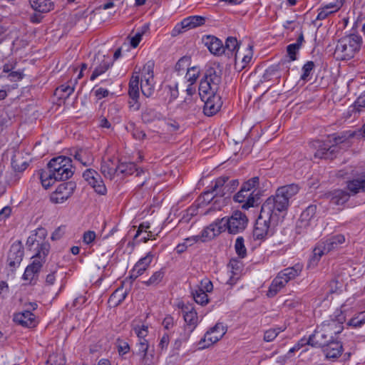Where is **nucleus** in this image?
I'll list each match as a JSON object with an SVG mask.
<instances>
[{
  "instance_id": "1",
  "label": "nucleus",
  "mask_w": 365,
  "mask_h": 365,
  "mask_svg": "<svg viewBox=\"0 0 365 365\" xmlns=\"http://www.w3.org/2000/svg\"><path fill=\"white\" fill-rule=\"evenodd\" d=\"M299 185L295 183L281 186L274 195L264 201L252 231L255 240H264L269 230L282 222L289 207V200L299 192Z\"/></svg>"
},
{
  "instance_id": "2",
  "label": "nucleus",
  "mask_w": 365,
  "mask_h": 365,
  "mask_svg": "<svg viewBox=\"0 0 365 365\" xmlns=\"http://www.w3.org/2000/svg\"><path fill=\"white\" fill-rule=\"evenodd\" d=\"M247 224V215L240 210H235L230 217L217 219L206 227L202 232L201 241L210 240L226 230L230 234H237L242 232Z\"/></svg>"
},
{
  "instance_id": "3",
  "label": "nucleus",
  "mask_w": 365,
  "mask_h": 365,
  "mask_svg": "<svg viewBox=\"0 0 365 365\" xmlns=\"http://www.w3.org/2000/svg\"><path fill=\"white\" fill-rule=\"evenodd\" d=\"M333 138L334 144L331 145V140L328 143L320 140H314L309 143V147L315 150L314 157L318 158L332 160L336 157V145L340 143H351L353 140H360L365 138V124L360 128L349 130L341 132Z\"/></svg>"
},
{
  "instance_id": "4",
  "label": "nucleus",
  "mask_w": 365,
  "mask_h": 365,
  "mask_svg": "<svg viewBox=\"0 0 365 365\" xmlns=\"http://www.w3.org/2000/svg\"><path fill=\"white\" fill-rule=\"evenodd\" d=\"M361 43L362 38L359 35L345 36L338 41L334 55L341 61L350 60L359 51Z\"/></svg>"
},
{
  "instance_id": "5",
  "label": "nucleus",
  "mask_w": 365,
  "mask_h": 365,
  "mask_svg": "<svg viewBox=\"0 0 365 365\" xmlns=\"http://www.w3.org/2000/svg\"><path fill=\"white\" fill-rule=\"evenodd\" d=\"M221 81V75L215 68L209 67L200 82L198 91L200 98L204 101L208 94L217 93Z\"/></svg>"
},
{
  "instance_id": "6",
  "label": "nucleus",
  "mask_w": 365,
  "mask_h": 365,
  "mask_svg": "<svg viewBox=\"0 0 365 365\" xmlns=\"http://www.w3.org/2000/svg\"><path fill=\"white\" fill-rule=\"evenodd\" d=\"M230 178L227 175H222L217 178L215 180V185L210 190L204 192V196L215 192V195L223 197L225 195H230L239 186V180L237 179L229 180Z\"/></svg>"
},
{
  "instance_id": "7",
  "label": "nucleus",
  "mask_w": 365,
  "mask_h": 365,
  "mask_svg": "<svg viewBox=\"0 0 365 365\" xmlns=\"http://www.w3.org/2000/svg\"><path fill=\"white\" fill-rule=\"evenodd\" d=\"M74 170L72 167L63 166L56 172H41L40 180L45 189L50 187L56 181H65L73 176Z\"/></svg>"
},
{
  "instance_id": "8",
  "label": "nucleus",
  "mask_w": 365,
  "mask_h": 365,
  "mask_svg": "<svg viewBox=\"0 0 365 365\" xmlns=\"http://www.w3.org/2000/svg\"><path fill=\"white\" fill-rule=\"evenodd\" d=\"M46 236L47 230L44 227L37 228L27 239L26 246L29 251H49L50 245L46 241Z\"/></svg>"
},
{
  "instance_id": "9",
  "label": "nucleus",
  "mask_w": 365,
  "mask_h": 365,
  "mask_svg": "<svg viewBox=\"0 0 365 365\" xmlns=\"http://www.w3.org/2000/svg\"><path fill=\"white\" fill-rule=\"evenodd\" d=\"M76 188V183L73 181L62 182L50 195V201L54 204L63 203L72 196Z\"/></svg>"
},
{
  "instance_id": "10",
  "label": "nucleus",
  "mask_w": 365,
  "mask_h": 365,
  "mask_svg": "<svg viewBox=\"0 0 365 365\" xmlns=\"http://www.w3.org/2000/svg\"><path fill=\"white\" fill-rule=\"evenodd\" d=\"M83 178L97 194L106 195L107 188L101 175L97 171L88 168L83 173Z\"/></svg>"
},
{
  "instance_id": "11",
  "label": "nucleus",
  "mask_w": 365,
  "mask_h": 365,
  "mask_svg": "<svg viewBox=\"0 0 365 365\" xmlns=\"http://www.w3.org/2000/svg\"><path fill=\"white\" fill-rule=\"evenodd\" d=\"M226 331L227 329L222 323H217L205 333L204 338L200 340L199 344L201 345V348L205 349L216 343L223 336Z\"/></svg>"
},
{
  "instance_id": "12",
  "label": "nucleus",
  "mask_w": 365,
  "mask_h": 365,
  "mask_svg": "<svg viewBox=\"0 0 365 365\" xmlns=\"http://www.w3.org/2000/svg\"><path fill=\"white\" fill-rule=\"evenodd\" d=\"M206 18L202 16H190L178 24L172 31V36H176L185 30L197 28L205 24Z\"/></svg>"
},
{
  "instance_id": "13",
  "label": "nucleus",
  "mask_w": 365,
  "mask_h": 365,
  "mask_svg": "<svg viewBox=\"0 0 365 365\" xmlns=\"http://www.w3.org/2000/svg\"><path fill=\"white\" fill-rule=\"evenodd\" d=\"M345 243V237L343 235H336L331 237L320 240L313 251H333L343 248Z\"/></svg>"
},
{
  "instance_id": "14",
  "label": "nucleus",
  "mask_w": 365,
  "mask_h": 365,
  "mask_svg": "<svg viewBox=\"0 0 365 365\" xmlns=\"http://www.w3.org/2000/svg\"><path fill=\"white\" fill-rule=\"evenodd\" d=\"M204 102L203 112L207 116H212L216 114L222 106L221 96L217 93L208 94L202 101Z\"/></svg>"
},
{
  "instance_id": "15",
  "label": "nucleus",
  "mask_w": 365,
  "mask_h": 365,
  "mask_svg": "<svg viewBox=\"0 0 365 365\" xmlns=\"http://www.w3.org/2000/svg\"><path fill=\"white\" fill-rule=\"evenodd\" d=\"M255 190L250 192H246L240 189L234 196L233 200L236 202L242 203V210H248L250 207L257 206L259 199L258 193L254 194Z\"/></svg>"
},
{
  "instance_id": "16",
  "label": "nucleus",
  "mask_w": 365,
  "mask_h": 365,
  "mask_svg": "<svg viewBox=\"0 0 365 365\" xmlns=\"http://www.w3.org/2000/svg\"><path fill=\"white\" fill-rule=\"evenodd\" d=\"M128 95L130 97L129 106L130 108L138 111L140 108L139 98V76H133L129 82Z\"/></svg>"
},
{
  "instance_id": "17",
  "label": "nucleus",
  "mask_w": 365,
  "mask_h": 365,
  "mask_svg": "<svg viewBox=\"0 0 365 365\" xmlns=\"http://www.w3.org/2000/svg\"><path fill=\"white\" fill-rule=\"evenodd\" d=\"M96 61H97L96 63L98 65L95 67L91 76V81L95 80L98 76L104 73L113 65V61L108 56L97 55L94 58L93 65L95 64Z\"/></svg>"
},
{
  "instance_id": "18",
  "label": "nucleus",
  "mask_w": 365,
  "mask_h": 365,
  "mask_svg": "<svg viewBox=\"0 0 365 365\" xmlns=\"http://www.w3.org/2000/svg\"><path fill=\"white\" fill-rule=\"evenodd\" d=\"M345 321V316L341 312H340V314L336 315L334 319L324 321L320 326L322 328L328 329L329 331L333 332V334L338 335L343 331V324Z\"/></svg>"
},
{
  "instance_id": "19",
  "label": "nucleus",
  "mask_w": 365,
  "mask_h": 365,
  "mask_svg": "<svg viewBox=\"0 0 365 365\" xmlns=\"http://www.w3.org/2000/svg\"><path fill=\"white\" fill-rule=\"evenodd\" d=\"M202 43L208 48L209 51L215 56H221L224 53L223 43L217 37L212 35L204 36Z\"/></svg>"
},
{
  "instance_id": "20",
  "label": "nucleus",
  "mask_w": 365,
  "mask_h": 365,
  "mask_svg": "<svg viewBox=\"0 0 365 365\" xmlns=\"http://www.w3.org/2000/svg\"><path fill=\"white\" fill-rule=\"evenodd\" d=\"M322 351L326 359H336L341 355L344 349L341 341L334 339L327 343V345H324L322 347Z\"/></svg>"
},
{
  "instance_id": "21",
  "label": "nucleus",
  "mask_w": 365,
  "mask_h": 365,
  "mask_svg": "<svg viewBox=\"0 0 365 365\" xmlns=\"http://www.w3.org/2000/svg\"><path fill=\"white\" fill-rule=\"evenodd\" d=\"M329 342H330V340L324 333L322 327L318 326L314 333L309 336L307 344L312 346L322 348L324 345H327Z\"/></svg>"
},
{
  "instance_id": "22",
  "label": "nucleus",
  "mask_w": 365,
  "mask_h": 365,
  "mask_svg": "<svg viewBox=\"0 0 365 365\" xmlns=\"http://www.w3.org/2000/svg\"><path fill=\"white\" fill-rule=\"evenodd\" d=\"M324 197L335 205H342L349 200L350 195L346 190L337 189L326 192Z\"/></svg>"
},
{
  "instance_id": "23",
  "label": "nucleus",
  "mask_w": 365,
  "mask_h": 365,
  "mask_svg": "<svg viewBox=\"0 0 365 365\" xmlns=\"http://www.w3.org/2000/svg\"><path fill=\"white\" fill-rule=\"evenodd\" d=\"M63 166L72 167L71 158L63 155L53 158L47 164V170H41V172H56Z\"/></svg>"
},
{
  "instance_id": "24",
  "label": "nucleus",
  "mask_w": 365,
  "mask_h": 365,
  "mask_svg": "<svg viewBox=\"0 0 365 365\" xmlns=\"http://www.w3.org/2000/svg\"><path fill=\"white\" fill-rule=\"evenodd\" d=\"M237 258H232L230 261L229 266L232 269V276L230 277L229 280L227 281V284H234L236 282L234 276L237 275L242 269L243 264L240 261V259H243L246 257L247 252H237Z\"/></svg>"
},
{
  "instance_id": "25",
  "label": "nucleus",
  "mask_w": 365,
  "mask_h": 365,
  "mask_svg": "<svg viewBox=\"0 0 365 365\" xmlns=\"http://www.w3.org/2000/svg\"><path fill=\"white\" fill-rule=\"evenodd\" d=\"M101 172L105 178L112 180L115 174H118V164L115 163V160L113 158L103 161L101 165Z\"/></svg>"
},
{
  "instance_id": "26",
  "label": "nucleus",
  "mask_w": 365,
  "mask_h": 365,
  "mask_svg": "<svg viewBox=\"0 0 365 365\" xmlns=\"http://www.w3.org/2000/svg\"><path fill=\"white\" fill-rule=\"evenodd\" d=\"M14 320L19 324L26 327L35 326V316L31 311H24L14 315Z\"/></svg>"
},
{
  "instance_id": "27",
  "label": "nucleus",
  "mask_w": 365,
  "mask_h": 365,
  "mask_svg": "<svg viewBox=\"0 0 365 365\" xmlns=\"http://www.w3.org/2000/svg\"><path fill=\"white\" fill-rule=\"evenodd\" d=\"M118 174L121 173L125 175H130L136 173V176H139L143 173L142 168H138L134 163H122L118 160Z\"/></svg>"
},
{
  "instance_id": "28",
  "label": "nucleus",
  "mask_w": 365,
  "mask_h": 365,
  "mask_svg": "<svg viewBox=\"0 0 365 365\" xmlns=\"http://www.w3.org/2000/svg\"><path fill=\"white\" fill-rule=\"evenodd\" d=\"M182 312L183 314V318L185 322L189 326H192V329L196 327L197 324V315L194 308L191 304L182 306Z\"/></svg>"
},
{
  "instance_id": "29",
  "label": "nucleus",
  "mask_w": 365,
  "mask_h": 365,
  "mask_svg": "<svg viewBox=\"0 0 365 365\" xmlns=\"http://www.w3.org/2000/svg\"><path fill=\"white\" fill-rule=\"evenodd\" d=\"M286 61H281L277 65H272L265 70L264 73L262 76L264 81H269L273 78L279 79L281 78L280 70L282 67L284 66Z\"/></svg>"
},
{
  "instance_id": "30",
  "label": "nucleus",
  "mask_w": 365,
  "mask_h": 365,
  "mask_svg": "<svg viewBox=\"0 0 365 365\" xmlns=\"http://www.w3.org/2000/svg\"><path fill=\"white\" fill-rule=\"evenodd\" d=\"M197 98H194L193 96H187L179 105L178 108L185 111L193 113L200 109V106L197 104Z\"/></svg>"
},
{
  "instance_id": "31",
  "label": "nucleus",
  "mask_w": 365,
  "mask_h": 365,
  "mask_svg": "<svg viewBox=\"0 0 365 365\" xmlns=\"http://www.w3.org/2000/svg\"><path fill=\"white\" fill-rule=\"evenodd\" d=\"M31 8L39 13H47L53 9L54 4L51 0H29Z\"/></svg>"
},
{
  "instance_id": "32",
  "label": "nucleus",
  "mask_w": 365,
  "mask_h": 365,
  "mask_svg": "<svg viewBox=\"0 0 365 365\" xmlns=\"http://www.w3.org/2000/svg\"><path fill=\"white\" fill-rule=\"evenodd\" d=\"M240 48V43L237 41V38L229 36L225 41V43L223 44L224 54L227 56H235V53L237 55V51Z\"/></svg>"
},
{
  "instance_id": "33",
  "label": "nucleus",
  "mask_w": 365,
  "mask_h": 365,
  "mask_svg": "<svg viewBox=\"0 0 365 365\" xmlns=\"http://www.w3.org/2000/svg\"><path fill=\"white\" fill-rule=\"evenodd\" d=\"M302 265L299 264H296L293 267H289L284 269L278 274L288 282L291 279H293L296 277H297L302 272Z\"/></svg>"
},
{
  "instance_id": "34",
  "label": "nucleus",
  "mask_w": 365,
  "mask_h": 365,
  "mask_svg": "<svg viewBox=\"0 0 365 365\" xmlns=\"http://www.w3.org/2000/svg\"><path fill=\"white\" fill-rule=\"evenodd\" d=\"M47 252H36L34 256L32 257V262L27 266L31 270L34 271L36 274L40 272L43 264L46 261Z\"/></svg>"
},
{
  "instance_id": "35",
  "label": "nucleus",
  "mask_w": 365,
  "mask_h": 365,
  "mask_svg": "<svg viewBox=\"0 0 365 365\" xmlns=\"http://www.w3.org/2000/svg\"><path fill=\"white\" fill-rule=\"evenodd\" d=\"M153 66L154 63L149 61L143 66L140 83L154 85Z\"/></svg>"
},
{
  "instance_id": "36",
  "label": "nucleus",
  "mask_w": 365,
  "mask_h": 365,
  "mask_svg": "<svg viewBox=\"0 0 365 365\" xmlns=\"http://www.w3.org/2000/svg\"><path fill=\"white\" fill-rule=\"evenodd\" d=\"M287 283V282L278 274L273 279L269 287L267 296L269 297H274L280 289L283 288L286 285Z\"/></svg>"
},
{
  "instance_id": "37",
  "label": "nucleus",
  "mask_w": 365,
  "mask_h": 365,
  "mask_svg": "<svg viewBox=\"0 0 365 365\" xmlns=\"http://www.w3.org/2000/svg\"><path fill=\"white\" fill-rule=\"evenodd\" d=\"M160 118V113L152 108H145L141 113V119L144 123H150Z\"/></svg>"
},
{
  "instance_id": "38",
  "label": "nucleus",
  "mask_w": 365,
  "mask_h": 365,
  "mask_svg": "<svg viewBox=\"0 0 365 365\" xmlns=\"http://www.w3.org/2000/svg\"><path fill=\"white\" fill-rule=\"evenodd\" d=\"M347 189L356 194L360 190L365 192V176L364 178L354 179L347 182Z\"/></svg>"
},
{
  "instance_id": "39",
  "label": "nucleus",
  "mask_w": 365,
  "mask_h": 365,
  "mask_svg": "<svg viewBox=\"0 0 365 365\" xmlns=\"http://www.w3.org/2000/svg\"><path fill=\"white\" fill-rule=\"evenodd\" d=\"M77 79L75 80V83H72L71 81L70 83L71 85H66L63 84L60 86L58 88L56 89L55 94L59 95L60 98H67L74 91V86L76 83Z\"/></svg>"
},
{
  "instance_id": "40",
  "label": "nucleus",
  "mask_w": 365,
  "mask_h": 365,
  "mask_svg": "<svg viewBox=\"0 0 365 365\" xmlns=\"http://www.w3.org/2000/svg\"><path fill=\"white\" fill-rule=\"evenodd\" d=\"M122 289H116L109 297L108 303L113 307H117L125 299L127 293L123 292Z\"/></svg>"
},
{
  "instance_id": "41",
  "label": "nucleus",
  "mask_w": 365,
  "mask_h": 365,
  "mask_svg": "<svg viewBox=\"0 0 365 365\" xmlns=\"http://www.w3.org/2000/svg\"><path fill=\"white\" fill-rule=\"evenodd\" d=\"M111 257L110 255L106 252H98L94 259V262L98 269L101 267L105 269L109 263V259Z\"/></svg>"
},
{
  "instance_id": "42",
  "label": "nucleus",
  "mask_w": 365,
  "mask_h": 365,
  "mask_svg": "<svg viewBox=\"0 0 365 365\" xmlns=\"http://www.w3.org/2000/svg\"><path fill=\"white\" fill-rule=\"evenodd\" d=\"M192 294L195 302L200 305H205L209 302L207 294L203 292L202 288H197L195 291H192Z\"/></svg>"
},
{
  "instance_id": "43",
  "label": "nucleus",
  "mask_w": 365,
  "mask_h": 365,
  "mask_svg": "<svg viewBox=\"0 0 365 365\" xmlns=\"http://www.w3.org/2000/svg\"><path fill=\"white\" fill-rule=\"evenodd\" d=\"M317 205H310L301 214L300 219L302 222H309L317 212Z\"/></svg>"
},
{
  "instance_id": "44",
  "label": "nucleus",
  "mask_w": 365,
  "mask_h": 365,
  "mask_svg": "<svg viewBox=\"0 0 365 365\" xmlns=\"http://www.w3.org/2000/svg\"><path fill=\"white\" fill-rule=\"evenodd\" d=\"M165 272L163 269H160L154 272L148 281L143 282V283L147 286L157 285L162 281Z\"/></svg>"
},
{
  "instance_id": "45",
  "label": "nucleus",
  "mask_w": 365,
  "mask_h": 365,
  "mask_svg": "<svg viewBox=\"0 0 365 365\" xmlns=\"http://www.w3.org/2000/svg\"><path fill=\"white\" fill-rule=\"evenodd\" d=\"M29 163L23 161L17 155H14L11 158V166L16 172H23L28 167Z\"/></svg>"
},
{
  "instance_id": "46",
  "label": "nucleus",
  "mask_w": 365,
  "mask_h": 365,
  "mask_svg": "<svg viewBox=\"0 0 365 365\" xmlns=\"http://www.w3.org/2000/svg\"><path fill=\"white\" fill-rule=\"evenodd\" d=\"M18 253L19 252H10L8 256L7 262L9 267L11 268V270L16 269L22 260L23 255H18Z\"/></svg>"
},
{
  "instance_id": "47",
  "label": "nucleus",
  "mask_w": 365,
  "mask_h": 365,
  "mask_svg": "<svg viewBox=\"0 0 365 365\" xmlns=\"http://www.w3.org/2000/svg\"><path fill=\"white\" fill-rule=\"evenodd\" d=\"M259 177H253L250 179H249L248 180H247L246 182H245L240 189L242 190V191H245L246 192H249L250 191H251L253 188H256L257 187L259 186Z\"/></svg>"
},
{
  "instance_id": "48",
  "label": "nucleus",
  "mask_w": 365,
  "mask_h": 365,
  "mask_svg": "<svg viewBox=\"0 0 365 365\" xmlns=\"http://www.w3.org/2000/svg\"><path fill=\"white\" fill-rule=\"evenodd\" d=\"M200 75V68L197 66H192L187 68L186 78L187 81L194 84Z\"/></svg>"
},
{
  "instance_id": "49",
  "label": "nucleus",
  "mask_w": 365,
  "mask_h": 365,
  "mask_svg": "<svg viewBox=\"0 0 365 365\" xmlns=\"http://www.w3.org/2000/svg\"><path fill=\"white\" fill-rule=\"evenodd\" d=\"M86 155H88V153L86 150L79 149L74 154V158L84 166H88L91 165V161L88 158H86Z\"/></svg>"
},
{
  "instance_id": "50",
  "label": "nucleus",
  "mask_w": 365,
  "mask_h": 365,
  "mask_svg": "<svg viewBox=\"0 0 365 365\" xmlns=\"http://www.w3.org/2000/svg\"><path fill=\"white\" fill-rule=\"evenodd\" d=\"M151 252H148V255L139 259V261L135 264V266L140 269H143V272L147 269L148 267L152 262L153 256L150 255Z\"/></svg>"
},
{
  "instance_id": "51",
  "label": "nucleus",
  "mask_w": 365,
  "mask_h": 365,
  "mask_svg": "<svg viewBox=\"0 0 365 365\" xmlns=\"http://www.w3.org/2000/svg\"><path fill=\"white\" fill-rule=\"evenodd\" d=\"M190 56H182L181 57L178 61L176 63L175 69L176 71L180 73L182 71H185L187 68V66L190 65Z\"/></svg>"
},
{
  "instance_id": "52",
  "label": "nucleus",
  "mask_w": 365,
  "mask_h": 365,
  "mask_svg": "<svg viewBox=\"0 0 365 365\" xmlns=\"http://www.w3.org/2000/svg\"><path fill=\"white\" fill-rule=\"evenodd\" d=\"M365 324V317L362 314H359L357 317H352L348 322L347 325L354 328L361 327Z\"/></svg>"
},
{
  "instance_id": "53",
  "label": "nucleus",
  "mask_w": 365,
  "mask_h": 365,
  "mask_svg": "<svg viewBox=\"0 0 365 365\" xmlns=\"http://www.w3.org/2000/svg\"><path fill=\"white\" fill-rule=\"evenodd\" d=\"M300 48L298 44L291 43L287 47V55L289 57V61L297 59V53Z\"/></svg>"
},
{
  "instance_id": "54",
  "label": "nucleus",
  "mask_w": 365,
  "mask_h": 365,
  "mask_svg": "<svg viewBox=\"0 0 365 365\" xmlns=\"http://www.w3.org/2000/svg\"><path fill=\"white\" fill-rule=\"evenodd\" d=\"M281 331L279 328L267 330L264 334V340L267 342L273 341Z\"/></svg>"
},
{
  "instance_id": "55",
  "label": "nucleus",
  "mask_w": 365,
  "mask_h": 365,
  "mask_svg": "<svg viewBox=\"0 0 365 365\" xmlns=\"http://www.w3.org/2000/svg\"><path fill=\"white\" fill-rule=\"evenodd\" d=\"M314 68V63L313 61H307L302 67V74L301 76L302 80H307V77L310 75L311 71Z\"/></svg>"
},
{
  "instance_id": "56",
  "label": "nucleus",
  "mask_w": 365,
  "mask_h": 365,
  "mask_svg": "<svg viewBox=\"0 0 365 365\" xmlns=\"http://www.w3.org/2000/svg\"><path fill=\"white\" fill-rule=\"evenodd\" d=\"M96 235L94 231H86L82 237L83 242L87 245H91L96 240Z\"/></svg>"
},
{
  "instance_id": "57",
  "label": "nucleus",
  "mask_w": 365,
  "mask_h": 365,
  "mask_svg": "<svg viewBox=\"0 0 365 365\" xmlns=\"http://www.w3.org/2000/svg\"><path fill=\"white\" fill-rule=\"evenodd\" d=\"M140 88L143 96L147 98L152 97L155 92L153 84L140 83Z\"/></svg>"
},
{
  "instance_id": "58",
  "label": "nucleus",
  "mask_w": 365,
  "mask_h": 365,
  "mask_svg": "<svg viewBox=\"0 0 365 365\" xmlns=\"http://www.w3.org/2000/svg\"><path fill=\"white\" fill-rule=\"evenodd\" d=\"M138 351L137 354H149L148 353L149 345L146 339H139V342L137 344Z\"/></svg>"
},
{
  "instance_id": "59",
  "label": "nucleus",
  "mask_w": 365,
  "mask_h": 365,
  "mask_svg": "<svg viewBox=\"0 0 365 365\" xmlns=\"http://www.w3.org/2000/svg\"><path fill=\"white\" fill-rule=\"evenodd\" d=\"M117 348L120 355H124L130 351L128 343L120 339H118Z\"/></svg>"
},
{
  "instance_id": "60",
  "label": "nucleus",
  "mask_w": 365,
  "mask_h": 365,
  "mask_svg": "<svg viewBox=\"0 0 365 365\" xmlns=\"http://www.w3.org/2000/svg\"><path fill=\"white\" fill-rule=\"evenodd\" d=\"M324 253L325 252H314L312 257L309 260L307 264L308 268L314 267Z\"/></svg>"
},
{
  "instance_id": "61",
  "label": "nucleus",
  "mask_w": 365,
  "mask_h": 365,
  "mask_svg": "<svg viewBox=\"0 0 365 365\" xmlns=\"http://www.w3.org/2000/svg\"><path fill=\"white\" fill-rule=\"evenodd\" d=\"M148 327L146 325H142L141 327H136L134 328L135 332L136 333L139 339H145V337L148 335Z\"/></svg>"
},
{
  "instance_id": "62",
  "label": "nucleus",
  "mask_w": 365,
  "mask_h": 365,
  "mask_svg": "<svg viewBox=\"0 0 365 365\" xmlns=\"http://www.w3.org/2000/svg\"><path fill=\"white\" fill-rule=\"evenodd\" d=\"M166 88H168V91L170 92L169 101L171 102V101H173L174 100L177 99L179 96L178 83H175L173 86L168 85L166 86Z\"/></svg>"
},
{
  "instance_id": "63",
  "label": "nucleus",
  "mask_w": 365,
  "mask_h": 365,
  "mask_svg": "<svg viewBox=\"0 0 365 365\" xmlns=\"http://www.w3.org/2000/svg\"><path fill=\"white\" fill-rule=\"evenodd\" d=\"M24 76V74L22 71H11L9 73V74L7 75L6 78L10 81H21V79H23Z\"/></svg>"
},
{
  "instance_id": "64",
  "label": "nucleus",
  "mask_w": 365,
  "mask_h": 365,
  "mask_svg": "<svg viewBox=\"0 0 365 365\" xmlns=\"http://www.w3.org/2000/svg\"><path fill=\"white\" fill-rule=\"evenodd\" d=\"M361 108H365V91L359 96L354 103V108L358 112L361 111Z\"/></svg>"
}]
</instances>
